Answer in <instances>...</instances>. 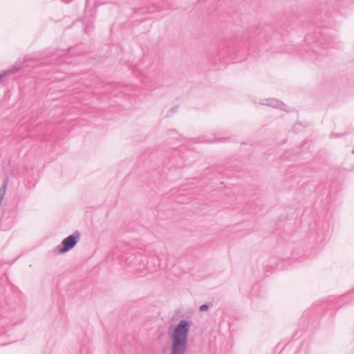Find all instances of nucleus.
<instances>
[{"instance_id":"1","label":"nucleus","mask_w":354,"mask_h":354,"mask_svg":"<svg viewBox=\"0 0 354 354\" xmlns=\"http://www.w3.org/2000/svg\"><path fill=\"white\" fill-rule=\"evenodd\" d=\"M190 329V324L187 320H180L174 328L172 333H169L171 340V354H185L187 344L188 335ZM171 331V327L169 332Z\"/></svg>"},{"instance_id":"2","label":"nucleus","mask_w":354,"mask_h":354,"mask_svg":"<svg viewBox=\"0 0 354 354\" xmlns=\"http://www.w3.org/2000/svg\"><path fill=\"white\" fill-rule=\"evenodd\" d=\"M122 261H124L125 268L129 269V272H134L138 276L145 274L147 261L141 254H127L122 257Z\"/></svg>"},{"instance_id":"3","label":"nucleus","mask_w":354,"mask_h":354,"mask_svg":"<svg viewBox=\"0 0 354 354\" xmlns=\"http://www.w3.org/2000/svg\"><path fill=\"white\" fill-rule=\"evenodd\" d=\"M315 37L317 40L313 48L315 53L321 54L322 55H327L322 48H326L328 46L331 48L338 47V44L335 41L336 39L330 36L327 29H324V31L321 32L316 31Z\"/></svg>"},{"instance_id":"4","label":"nucleus","mask_w":354,"mask_h":354,"mask_svg":"<svg viewBox=\"0 0 354 354\" xmlns=\"http://www.w3.org/2000/svg\"><path fill=\"white\" fill-rule=\"evenodd\" d=\"M80 237V234L77 231L68 236L55 248V251L57 253H65L69 251L76 245Z\"/></svg>"},{"instance_id":"5","label":"nucleus","mask_w":354,"mask_h":354,"mask_svg":"<svg viewBox=\"0 0 354 354\" xmlns=\"http://www.w3.org/2000/svg\"><path fill=\"white\" fill-rule=\"evenodd\" d=\"M263 104L273 107L277 108L283 111H288L286 109V105L283 104L281 101H279L276 99H268L266 100V102H263Z\"/></svg>"},{"instance_id":"6","label":"nucleus","mask_w":354,"mask_h":354,"mask_svg":"<svg viewBox=\"0 0 354 354\" xmlns=\"http://www.w3.org/2000/svg\"><path fill=\"white\" fill-rule=\"evenodd\" d=\"M22 68V64L20 63L16 64L12 68L8 70L4 71L3 73L0 74V81L3 80L6 76L10 75L16 73Z\"/></svg>"},{"instance_id":"7","label":"nucleus","mask_w":354,"mask_h":354,"mask_svg":"<svg viewBox=\"0 0 354 354\" xmlns=\"http://www.w3.org/2000/svg\"><path fill=\"white\" fill-rule=\"evenodd\" d=\"M1 317H2V319H0V328H3L4 327V323H6V322H4L3 320V318H6V319H10V317H6L5 315H1ZM6 333V330H0V335L4 334Z\"/></svg>"},{"instance_id":"8","label":"nucleus","mask_w":354,"mask_h":354,"mask_svg":"<svg viewBox=\"0 0 354 354\" xmlns=\"http://www.w3.org/2000/svg\"><path fill=\"white\" fill-rule=\"evenodd\" d=\"M225 138H208L206 142L208 143H214L217 142H223Z\"/></svg>"},{"instance_id":"9","label":"nucleus","mask_w":354,"mask_h":354,"mask_svg":"<svg viewBox=\"0 0 354 354\" xmlns=\"http://www.w3.org/2000/svg\"><path fill=\"white\" fill-rule=\"evenodd\" d=\"M209 308V305L208 304H204L200 306L201 311H206Z\"/></svg>"},{"instance_id":"10","label":"nucleus","mask_w":354,"mask_h":354,"mask_svg":"<svg viewBox=\"0 0 354 354\" xmlns=\"http://www.w3.org/2000/svg\"><path fill=\"white\" fill-rule=\"evenodd\" d=\"M91 28H92V26H91H91H86L84 28V31H85L86 32H88V30H89L90 29H91Z\"/></svg>"},{"instance_id":"11","label":"nucleus","mask_w":354,"mask_h":354,"mask_svg":"<svg viewBox=\"0 0 354 354\" xmlns=\"http://www.w3.org/2000/svg\"><path fill=\"white\" fill-rule=\"evenodd\" d=\"M306 41H308L309 43L310 42V36L309 35L306 36Z\"/></svg>"},{"instance_id":"12","label":"nucleus","mask_w":354,"mask_h":354,"mask_svg":"<svg viewBox=\"0 0 354 354\" xmlns=\"http://www.w3.org/2000/svg\"><path fill=\"white\" fill-rule=\"evenodd\" d=\"M64 3H69L71 2L72 0H62Z\"/></svg>"},{"instance_id":"13","label":"nucleus","mask_w":354,"mask_h":354,"mask_svg":"<svg viewBox=\"0 0 354 354\" xmlns=\"http://www.w3.org/2000/svg\"><path fill=\"white\" fill-rule=\"evenodd\" d=\"M169 111L174 112V111H175V110H174V109H170V111Z\"/></svg>"},{"instance_id":"14","label":"nucleus","mask_w":354,"mask_h":354,"mask_svg":"<svg viewBox=\"0 0 354 354\" xmlns=\"http://www.w3.org/2000/svg\"><path fill=\"white\" fill-rule=\"evenodd\" d=\"M353 153H354V150L353 151Z\"/></svg>"}]
</instances>
